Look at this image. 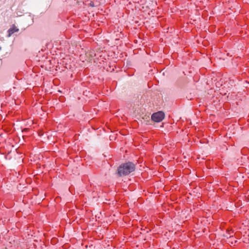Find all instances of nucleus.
<instances>
[{"mask_svg":"<svg viewBox=\"0 0 249 249\" xmlns=\"http://www.w3.org/2000/svg\"><path fill=\"white\" fill-rule=\"evenodd\" d=\"M1 50V48L0 47V51Z\"/></svg>","mask_w":249,"mask_h":249,"instance_id":"5","label":"nucleus"},{"mask_svg":"<svg viewBox=\"0 0 249 249\" xmlns=\"http://www.w3.org/2000/svg\"><path fill=\"white\" fill-rule=\"evenodd\" d=\"M19 31V29L18 28L15 24H13L10 28L8 30V37H10L14 33L16 32H18Z\"/></svg>","mask_w":249,"mask_h":249,"instance_id":"3","label":"nucleus"},{"mask_svg":"<svg viewBox=\"0 0 249 249\" xmlns=\"http://www.w3.org/2000/svg\"><path fill=\"white\" fill-rule=\"evenodd\" d=\"M135 169V165L132 162H127L121 164L117 170L116 174L119 177L130 174Z\"/></svg>","mask_w":249,"mask_h":249,"instance_id":"1","label":"nucleus"},{"mask_svg":"<svg viewBox=\"0 0 249 249\" xmlns=\"http://www.w3.org/2000/svg\"><path fill=\"white\" fill-rule=\"evenodd\" d=\"M165 114L162 111H158L153 113L151 116V119L155 122H160L164 118Z\"/></svg>","mask_w":249,"mask_h":249,"instance_id":"2","label":"nucleus"},{"mask_svg":"<svg viewBox=\"0 0 249 249\" xmlns=\"http://www.w3.org/2000/svg\"><path fill=\"white\" fill-rule=\"evenodd\" d=\"M89 5L91 7H94V2H92V1H91L90 3H89Z\"/></svg>","mask_w":249,"mask_h":249,"instance_id":"4","label":"nucleus"}]
</instances>
